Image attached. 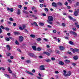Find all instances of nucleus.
Masks as SVG:
<instances>
[{
    "label": "nucleus",
    "mask_w": 79,
    "mask_h": 79,
    "mask_svg": "<svg viewBox=\"0 0 79 79\" xmlns=\"http://www.w3.org/2000/svg\"><path fill=\"white\" fill-rule=\"evenodd\" d=\"M73 31H76V28H73Z\"/></svg>",
    "instance_id": "49"
},
{
    "label": "nucleus",
    "mask_w": 79,
    "mask_h": 79,
    "mask_svg": "<svg viewBox=\"0 0 79 79\" xmlns=\"http://www.w3.org/2000/svg\"><path fill=\"white\" fill-rule=\"evenodd\" d=\"M5 30L6 31H9L10 29H9V28L7 27H5Z\"/></svg>",
    "instance_id": "24"
},
{
    "label": "nucleus",
    "mask_w": 79,
    "mask_h": 79,
    "mask_svg": "<svg viewBox=\"0 0 79 79\" xmlns=\"http://www.w3.org/2000/svg\"><path fill=\"white\" fill-rule=\"evenodd\" d=\"M57 4L58 5H60V6H61V5H63V4L62 3L60 2H58Z\"/></svg>",
    "instance_id": "23"
},
{
    "label": "nucleus",
    "mask_w": 79,
    "mask_h": 79,
    "mask_svg": "<svg viewBox=\"0 0 79 79\" xmlns=\"http://www.w3.org/2000/svg\"><path fill=\"white\" fill-rule=\"evenodd\" d=\"M13 76L15 78H16V75L13 74Z\"/></svg>",
    "instance_id": "62"
},
{
    "label": "nucleus",
    "mask_w": 79,
    "mask_h": 79,
    "mask_svg": "<svg viewBox=\"0 0 79 79\" xmlns=\"http://www.w3.org/2000/svg\"><path fill=\"white\" fill-rule=\"evenodd\" d=\"M6 55L7 56H10L11 54L10 53H6Z\"/></svg>",
    "instance_id": "32"
},
{
    "label": "nucleus",
    "mask_w": 79,
    "mask_h": 79,
    "mask_svg": "<svg viewBox=\"0 0 79 79\" xmlns=\"http://www.w3.org/2000/svg\"><path fill=\"white\" fill-rule=\"evenodd\" d=\"M74 16H77L78 15V12L77 10H75L74 12Z\"/></svg>",
    "instance_id": "10"
},
{
    "label": "nucleus",
    "mask_w": 79,
    "mask_h": 79,
    "mask_svg": "<svg viewBox=\"0 0 79 79\" xmlns=\"http://www.w3.org/2000/svg\"><path fill=\"white\" fill-rule=\"evenodd\" d=\"M37 49L38 51H40L41 50V49L40 48H38Z\"/></svg>",
    "instance_id": "50"
},
{
    "label": "nucleus",
    "mask_w": 79,
    "mask_h": 79,
    "mask_svg": "<svg viewBox=\"0 0 79 79\" xmlns=\"http://www.w3.org/2000/svg\"><path fill=\"white\" fill-rule=\"evenodd\" d=\"M5 39L7 41H10V39L9 38H8L7 37H6V38H5Z\"/></svg>",
    "instance_id": "25"
},
{
    "label": "nucleus",
    "mask_w": 79,
    "mask_h": 79,
    "mask_svg": "<svg viewBox=\"0 0 79 79\" xmlns=\"http://www.w3.org/2000/svg\"><path fill=\"white\" fill-rule=\"evenodd\" d=\"M10 11L11 12H13V9H12V8H10Z\"/></svg>",
    "instance_id": "47"
},
{
    "label": "nucleus",
    "mask_w": 79,
    "mask_h": 79,
    "mask_svg": "<svg viewBox=\"0 0 79 79\" xmlns=\"http://www.w3.org/2000/svg\"><path fill=\"white\" fill-rule=\"evenodd\" d=\"M4 76L5 77H6L7 78H10V77L8 75H7L6 74H4Z\"/></svg>",
    "instance_id": "19"
},
{
    "label": "nucleus",
    "mask_w": 79,
    "mask_h": 79,
    "mask_svg": "<svg viewBox=\"0 0 79 79\" xmlns=\"http://www.w3.org/2000/svg\"><path fill=\"white\" fill-rule=\"evenodd\" d=\"M39 1L40 3H44V0H39Z\"/></svg>",
    "instance_id": "27"
},
{
    "label": "nucleus",
    "mask_w": 79,
    "mask_h": 79,
    "mask_svg": "<svg viewBox=\"0 0 79 79\" xmlns=\"http://www.w3.org/2000/svg\"><path fill=\"white\" fill-rule=\"evenodd\" d=\"M69 43L70 44V45H74V43L72 41H69Z\"/></svg>",
    "instance_id": "22"
},
{
    "label": "nucleus",
    "mask_w": 79,
    "mask_h": 79,
    "mask_svg": "<svg viewBox=\"0 0 79 79\" xmlns=\"http://www.w3.org/2000/svg\"><path fill=\"white\" fill-rule=\"evenodd\" d=\"M64 61L65 63H70V60H64Z\"/></svg>",
    "instance_id": "11"
},
{
    "label": "nucleus",
    "mask_w": 79,
    "mask_h": 79,
    "mask_svg": "<svg viewBox=\"0 0 79 79\" xmlns=\"http://www.w3.org/2000/svg\"><path fill=\"white\" fill-rule=\"evenodd\" d=\"M6 47L8 50L10 51L11 50V47L9 45H7L6 46Z\"/></svg>",
    "instance_id": "8"
},
{
    "label": "nucleus",
    "mask_w": 79,
    "mask_h": 79,
    "mask_svg": "<svg viewBox=\"0 0 79 79\" xmlns=\"http://www.w3.org/2000/svg\"><path fill=\"white\" fill-rule=\"evenodd\" d=\"M43 40H45V41H46V42H47V41H48V40H47L45 38H44Z\"/></svg>",
    "instance_id": "51"
},
{
    "label": "nucleus",
    "mask_w": 79,
    "mask_h": 79,
    "mask_svg": "<svg viewBox=\"0 0 79 79\" xmlns=\"http://www.w3.org/2000/svg\"><path fill=\"white\" fill-rule=\"evenodd\" d=\"M8 71L10 73H12V72L11 71V70H10V67H8Z\"/></svg>",
    "instance_id": "20"
},
{
    "label": "nucleus",
    "mask_w": 79,
    "mask_h": 79,
    "mask_svg": "<svg viewBox=\"0 0 79 79\" xmlns=\"http://www.w3.org/2000/svg\"><path fill=\"white\" fill-rule=\"evenodd\" d=\"M59 64L60 65H63L64 64V63L62 61H60L59 62Z\"/></svg>",
    "instance_id": "14"
},
{
    "label": "nucleus",
    "mask_w": 79,
    "mask_h": 79,
    "mask_svg": "<svg viewBox=\"0 0 79 79\" xmlns=\"http://www.w3.org/2000/svg\"><path fill=\"white\" fill-rule=\"evenodd\" d=\"M62 26L64 27H65V26H66V24L64 23H63L62 24Z\"/></svg>",
    "instance_id": "35"
},
{
    "label": "nucleus",
    "mask_w": 79,
    "mask_h": 79,
    "mask_svg": "<svg viewBox=\"0 0 79 79\" xmlns=\"http://www.w3.org/2000/svg\"><path fill=\"white\" fill-rule=\"evenodd\" d=\"M34 55V54H32V53H31L30 54V56H32L33 57Z\"/></svg>",
    "instance_id": "40"
},
{
    "label": "nucleus",
    "mask_w": 79,
    "mask_h": 79,
    "mask_svg": "<svg viewBox=\"0 0 79 79\" xmlns=\"http://www.w3.org/2000/svg\"><path fill=\"white\" fill-rule=\"evenodd\" d=\"M25 72L26 73H28V74H30L31 75V76H33L34 75V74H33V73L30 72H29V71H28L27 70H26L25 71Z\"/></svg>",
    "instance_id": "9"
},
{
    "label": "nucleus",
    "mask_w": 79,
    "mask_h": 79,
    "mask_svg": "<svg viewBox=\"0 0 79 79\" xmlns=\"http://www.w3.org/2000/svg\"><path fill=\"white\" fill-rule=\"evenodd\" d=\"M47 27H49V28H52V27H51V26L49 25H48L47 26Z\"/></svg>",
    "instance_id": "60"
},
{
    "label": "nucleus",
    "mask_w": 79,
    "mask_h": 79,
    "mask_svg": "<svg viewBox=\"0 0 79 79\" xmlns=\"http://www.w3.org/2000/svg\"><path fill=\"white\" fill-rule=\"evenodd\" d=\"M56 79H59L58 78V75H56Z\"/></svg>",
    "instance_id": "61"
},
{
    "label": "nucleus",
    "mask_w": 79,
    "mask_h": 79,
    "mask_svg": "<svg viewBox=\"0 0 79 79\" xmlns=\"http://www.w3.org/2000/svg\"><path fill=\"white\" fill-rule=\"evenodd\" d=\"M45 61H46V62H50L51 61L50 60L48 59V60H45Z\"/></svg>",
    "instance_id": "31"
},
{
    "label": "nucleus",
    "mask_w": 79,
    "mask_h": 79,
    "mask_svg": "<svg viewBox=\"0 0 79 79\" xmlns=\"http://www.w3.org/2000/svg\"><path fill=\"white\" fill-rule=\"evenodd\" d=\"M19 41L21 42H23V39H24V38H23V37L22 36H20L19 37Z\"/></svg>",
    "instance_id": "5"
},
{
    "label": "nucleus",
    "mask_w": 79,
    "mask_h": 79,
    "mask_svg": "<svg viewBox=\"0 0 79 79\" xmlns=\"http://www.w3.org/2000/svg\"><path fill=\"white\" fill-rule=\"evenodd\" d=\"M7 35L8 36H10V35H11V34H10V33H7Z\"/></svg>",
    "instance_id": "64"
},
{
    "label": "nucleus",
    "mask_w": 79,
    "mask_h": 79,
    "mask_svg": "<svg viewBox=\"0 0 79 79\" xmlns=\"http://www.w3.org/2000/svg\"><path fill=\"white\" fill-rule=\"evenodd\" d=\"M1 69L2 70H3V71H5V69L4 67H1Z\"/></svg>",
    "instance_id": "45"
},
{
    "label": "nucleus",
    "mask_w": 79,
    "mask_h": 79,
    "mask_svg": "<svg viewBox=\"0 0 79 79\" xmlns=\"http://www.w3.org/2000/svg\"><path fill=\"white\" fill-rule=\"evenodd\" d=\"M30 36L31 37H32V38H34V37H35V35H31Z\"/></svg>",
    "instance_id": "28"
},
{
    "label": "nucleus",
    "mask_w": 79,
    "mask_h": 79,
    "mask_svg": "<svg viewBox=\"0 0 79 79\" xmlns=\"http://www.w3.org/2000/svg\"><path fill=\"white\" fill-rule=\"evenodd\" d=\"M72 50V51L73 52V53H75V52H79V49H71Z\"/></svg>",
    "instance_id": "3"
},
{
    "label": "nucleus",
    "mask_w": 79,
    "mask_h": 79,
    "mask_svg": "<svg viewBox=\"0 0 79 79\" xmlns=\"http://www.w3.org/2000/svg\"><path fill=\"white\" fill-rule=\"evenodd\" d=\"M34 24H35V26H38V25H37V23L35 22H34Z\"/></svg>",
    "instance_id": "48"
},
{
    "label": "nucleus",
    "mask_w": 79,
    "mask_h": 79,
    "mask_svg": "<svg viewBox=\"0 0 79 79\" xmlns=\"http://www.w3.org/2000/svg\"><path fill=\"white\" fill-rule=\"evenodd\" d=\"M43 53L44 54H45L46 55H47V56H50V54L47 52H44Z\"/></svg>",
    "instance_id": "7"
},
{
    "label": "nucleus",
    "mask_w": 79,
    "mask_h": 79,
    "mask_svg": "<svg viewBox=\"0 0 79 79\" xmlns=\"http://www.w3.org/2000/svg\"><path fill=\"white\" fill-rule=\"evenodd\" d=\"M52 5L53 6H54V7H56V4L55 2H53L52 3Z\"/></svg>",
    "instance_id": "13"
},
{
    "label": "nucleus",
    "mask_w": 79,
    "mask_h": 79,
    "mask_svg": "<svg viewBox=\"0 0 79 79\" xmlns=\"http://www.w3.org/2000/svg\"><path fill=\"white\" fill-rule=\"evenodd\" d=\"M32 73H35V69H33L32 71Z\"/></svg>",
    "instance_id": "55"
},
{
    "label": "nucleus",
    "mask_w": 79,
    "mask_h": 79,
    "mask_svg": "<svg viewBox=\"0 0 79 79\" xmlns=\"http://www.w3.org/2000/svg\"><path fill=\"white\" fill-rule=\"evenodd\" d=\"M25 28H26V25H23L22 27H19V29L21 30H24Z\"/></svg>",
    "instance_id": "4"
},
{
    "label": "nucleus",
    "mask_w": 79,
    "mask_h": 79,
    "mask_svg": "<svg viewBox=\"0 0 79 79\" xmlns=\"http://www.w3.org/2000/svg\"><path fill=\"white\" fill-rule=\"evenodd\" d=\"M52 60L53 61H54V60H55V59L53 57H52L51 58Z\"/></svg>",
    "instance_id": "56"
},
{
    "label": "nucleus",
    "mask_w": 79,
    "mask_h": 79,
    "mask_svg": "<svg viewBox=\"0 0 79 79\" xmlns=\"http://www.w3.org/2000/svg\"><path fill=\"white\" fill-rule=\"evenodd\" d=\"M15 43L16 44H17V45H19V43L16 40L15 41Z\"/></svg>",
    "instance_id": "37"
},
{
    "label": "nucleus",
    "mask_w": 79,
    "mask_h": 79,
    "mask_svg": "<svg viewBox=\"0 0 79 79\" xmlns=\"http://www.w3.org/2000/svg\"><path fill=\"white\" fill-rule=\"evenodd\" d=\"M40 7H41V8H42L43 7V4H41L40 5Z\"/></svg>",
    "instance_id": "53"
},
{
    "label": "nucleus",
    "mask_w": 79,
    "mask_h": 79,
    "mask_svg": "<svg viewBox=\"0 0 79 79\" xmlns=\"http://www.w3.org/2000/svg\"><path fill=\"white\" fill-rule=\"evenodd\" d=\"M53 33H56V31L55 30H53Z\"/></svg>",
    "instance_id": "59"
},
{
    "label": "nucleus",
    "mask_w": 79,
    "mask_h": 79,
    "mask_svg": "<svg viewBox=\"0 0 79 79\" xmlns=\"http://www.w3.org/2000/svg\"><path fill=\"white\" fill-rule=\"evenodd\" d=\"M0 27L1 29H5V28L4 27H3V26L2 25H1Z\"/></svg>",
    "instance_id": "33"
},
{
    "label": "nucleus",
    "mask_w": 79,
    "mask_h": 79,
    "mask_svg": "<svg viewBox=\"0 0 79 79\" xmlns=\"http://www.w3.org/2000/svg\"><path fill=\"white\" fill-rule=\"evenodd\" d=\"M42 15L44 16H46V14H45L43 13L42 14Z\"/></svg>",
    "instance_id": "57"
},
{
    "label": "nucleus",
    "mask_w": 79,
    "mask_h": 79,
    "mask_svg": "<svg viewBox=\"0 0 79 79\" xmlns=\"http://www.w3.org/2000/svg\"><path fill=\"white\" fill-rule=\"evenodd\" d=\"M60 50H63L64 49V48L63 47V46H60Z\"/></svg>",
    "instance_id": "15"
},
{
    "label": "nucleus",
    "mask_w": 79,
    "mask_h": 79,
    "mask_svg": "<svg viewBox=\"0 0 79 79\" xmlns=\"http://www.w3.org/2000/svg\"><path fill=\"white\" fill-rule=\"evenodd\" d=\"M17 14L19 15L21 14V12L20 10H18V11L17 12Z\"/></svg>",
    "instance_id": "16"
},
{
    "label": "nucleus",
    "mask_w": 79,
    "mask_h": 79,
    "mask_svg": "<svg viewBox=\"0 0 79 79\" xmlns=\"http://www.w3.org/2000/svg\"><path fill=\"white\" fill-rule=\"evenodd\" d=\"M23 13H26V14H28V12L25 10L23 11Z\"/></svg>",
    "instance_id": "42"
},
{
    "label": "nucleus",
    "mask_w": 79,
    "mask_h": 79,
    "mask_svg": "<svg viewBox=\"0 0 79 79\" xmlns=\"http://www.w3.org/2000/svg\"><path fill=\"white\" fill-rule=\"evenodd\" d=\"M18 7L19 8H20V9H21V8L22 7V6L21 5H19Z\"/></svg>",
    "instance_id": "39"
},
{
    "label": "nucleus",
    "mask_w": 79,
    "mask_h": 79,
    "mask_svg": "<svg viewBox=\"0 0 79 79\" xmlns=\"http://www.w3.org/2000/svg\"><path fill=\"white\" fill-rule=\"evenodd\" d=\"M13 26H16V23H13Z\"/></svg>",
    "instance_id": "58"
},
{
    "label": "nucleus",
    "mask_w": 79,
    "mask_h": 79,
    "mask_svg": "<svg viewBox=\"0 0 79 79\" xmlns=\"http://www.w3.org/2000/svg\"><path fill=\"white\" fill-rule=\"evenodd\" d=\"M18 51L19 52H20V53H21V50H20V49L18 48L17 49Z\"/></svg>",
    "instance_id": "38"
},
{
    "label": "nucleus",
    "mask_w": 79,
    "mask_h": 79,
    "mask_svg": "<svg viewBox=\"0 0 79 79\" xmlns=\"http://www.w3.org/2000/svg\"><path fill=\"white\" fill-rule=\"evenodd\" d=\"M73 59L76 60H77V59H78V57H77V56H74L73 57Z\"/></svg>",
    "instance_id": "21"
},
{
    "label": "nucleus",
    "mask_w": 79,
    "mask_h": 79,
    "mask_svg": "<svg viewBox=\"0 0 79 79\" xmlns=\"http://www.w3.org/2000/svg\"><path fill=\"white\" fill-rule=\"evenodd\" d=\"M8 61L9 62V63H11V62H12V61H11V60L10 59L8 60Z\"/></svg>",
    "instance_id": "52"
},
{
    "label": "nucleus",
    "mask_w": 79,
    "mask_h": 79,
    "mask_svg": "<svg viewBox=\"0 0 79 79\" xmlns=\"http://www.w3.org/2000/svg\"><path fill=\"white\" fill-rule=\"evenodd\" d=\"M40 70L44 71L45 70V68H44V65H41L40 66Z\"/></svg>",
    "instance_id": "6"
},
{
    "label": "nucleus",
    "mask_w": 79,
    "mask_h": 79,
    "mask_svg": "<svg viewBox=\"0 0 79 79\" xmlns=\"http://www.w3.org/2000/svg\"><path fill=\"white\" fill-rule=\"evenodd\" d=\"M26 62L27 63H31V60H27L26 61Z\"/></svg>",
    "instance_id": "29"
},
{
    "label": "nucleus",
    "mask_w": 79,
    "mask_h": 79,
    "mask_svg": "<svg viewBox=\"0 0 79 79\" xmlns=\"http://www.w3.org/2000/svg\"><path fill=\"white\" fill-rule=\"evenodd\" d=\"M64 5H66V6H68V2H65L64 3Z\"/></svg>",
    "instance_id": "34"
},
{
    "label": "nucleus",
    "mask_w": 79,
    "mask_h": 79,
    "mask_svg": "<svg viewBox=\"0 0 79 79\" xmlns=\"http://www.w3.org/2000/svg\"><path fill=\"white\" fill-rule=\"evenodd\" d=\"M74 32L73 31H69V33H70V34H74Z\"/></svg>",
    "instance_id": "36"
},
{
    "label": "nucleus",
    "mask_w": 79,
    "mask_h": 79,
    "mask_svg": "<svg viewBox=\"0 0 79 79\" xmlns=\"http://www.w3.org/2000/svg\"><path fill=\"white\" fill-rule=\"evenodd\" d=\"M48 20H47L48 23H50V24H52V21L53 20V17L51 16H48Z\"/></svg>",
    "instance_id": "1"
},
{
    "label": "nucleus",
    "mask_w": 79,
    "mask_h": 79,
    "mask_svg": "<svg viewBox=\"0 0 79 79\" xmlns=\"http://www.w3.org/2000/svg\"><path fill=\"white\" fill-rule=\"evenodd\" d=\"M41 40V39H40V38H38L37 39V41H40Z\"/></svg>",
    "instance_id": "44"
},
{
    "label": "nucleus",
    "mask_w": 79,
    "mask_h": 79,
    "mask_svg": "<svg viewBox=\"0 0 79 79\" xmlns=\"http://www.w3.org/2000/svg\"><path fill=\"white\" fill-rule=\"evenodd\" d=\"M44 10L46 11L47 12L48 11V8H45L44 9Z\"/></svg>",
    "instance_id": "30"
},
{
    "label": "nucleus",
    "mask_w": 79,
    "mask_h": 79,
    "mask_svg": "<svg viewBox=\"0 0 79 79\" xmlns=\"http://www.w3.org/2000/svg\"><path fill=\"white\" fill-rule=\"evenodd\" d=\"M68 73L66 74V73H64V76H71V72L70 71H68Z\"/></svg>",
    "instance_id": "2"
},
{
    "label": "nucleus",
    "mask_w": 79,
    "mask_h": 79,
    "mask_svg": "<svg viewBox=\"0 0 79 79\" xmlns=\"http://www.w3.org/2000/svg\"><path fill=\"white\" fill-rule=\"evenodd\" d=\"M32 48L34 50H35H35H36L37 48H36V46H32Z\"/></svg>",
    "instance_id": "12"
},
{
    "label": "nucleus",
    "mask_w": 79,
    "mask_h": 79,
    "mask_svg": "<svg viewBox=\"0 0 79 79\" xmlns=\"http://www.w3.org/2000/svg\"><path fill=\"white\" fill-rule=\"evenodd\" d=\"M68 53L70 54V55H72V53H71V52L69 51L68 52Z\"/></svg>",
    "instance_id": "63"
},
{
    "label": "nucleus",
    "mask_w": 79,
    "mask_h": 79,
    "mask_svg": "<svg viewBox=\"0 0 79 79\" xmlns=\"http://www.w3.org/2000/svg\"><path fill=\"white\" fill-rule=\"evenodd\" d=\"M69 18L71 20H73V17H72L69 16H68Z\"/></svg>",
    "instance_id": "26"
},
{
    "label": "nucleus",
    "mask_w": 79,
    "mask_h": 79,
    "mask_svg": "<svg viewBox=\"0 0 79 79\" xmlns=\"http://www.w3.org/2000/svg\"><path fill=\"white\" fill-rule=\"evenodd\" d=\"M30 16H31V18H34V17H35V16L34 15H30Z\"/></svg>",
    "instance_id": "41"
},
{
    "label": "nucleus",
    "mask_w": 79,
    "mask_h": 79,
    "mask_svg": "<svg viewBox=\"0 0 79 79\" xmlns=\"http://www.w3.org/2000/svg\"><path fill=\"white\" fill-rule=\"evenodd\" d=\"M40 25L41 26H44V23H40Z\"/></svg>",
    "instance_id": "46"
},
{
    "label": "nucleus",
    "mask_w": 79,
    "mask_h": 79,
    "mask_svg": "<svg viewBox=\"0 0 79 79\" xmlns=\"http://www.w3.org/2000/svg\"><path fill=\"white\" fill-rule=\"evenodd\" d=\"M73 34L74 35H75V36H74V37H75V38L76 37V36H77V33H76L75 32H74L73 33Z\"/></svg>",
    "instance_id": "17"
},
{
    "label": "nucleus",
    "mask_w": 79,
    "mask_h": 79,
    "mask_svg": "<svg viewBox=\"0 0 79 79\" xmlns=\"http://www.w3.org/2000/svg\"><path fill=\"white\" fill-rule=\"evenodd\" d=\"M67 8L68 9H71V7H70L69 6H68L67 7Z\"/></svg>",
    "instance_id": "54"
},
{
    "label": "nucleus",
    "mask_w": 79,
    "mask_h": 79,
    "mask_svg": "<svg viewBox=\"0 0 79 79\" xmlns=\"http://www.w3.org/2000/svg\"><path fill=\"white\" fill-rule=\"evenodd\" d=\"M9 19L10 21H13V18H9Z\"/></svg>",
    "instance_id": "43"
},
{
    "label": "nucleus",
    "mask_w": 79,
    "mask_h": 79,
    "mask_svg": "<svg viewBox=\"0 0 79 79\" xmlns=\"http://www.w3.org/2000/svg\"><path fill=\"white\" fill-rule=\"evenodd\" d=\"M14 34L15 35H18L19 34V33L17 31H15L14 32Z\"/></svg>",
    "instance_id": "18"
}]
</instances>
